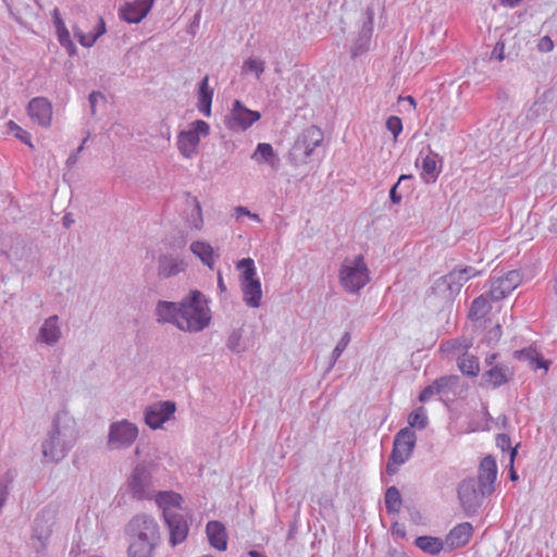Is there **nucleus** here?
<instances>
[{
    "label": "nucleus",
    "mask_w": 557,
    "mask_h": 557,
    "mask_svg": "<svg viewBox=\"0 0 557 557\" xmlns=\"http://www.w3.org/2000/svg\"><path fill=\"white\" fill-rule=\"evenodd\" d=\"M127 541V557H153L161 543L157 520L147 513L134 516L124 527Z\"/></svg>",
    "instance_id": "f257e3e1"
},
{
    "label": "nucleus",
    "mask_w": 557,
    "mask_h": 557,
    "mask_svg": "<svg viewBox=\"0 0 557 557\" xmlns=\"http://www.w3.org/2000/svg\"><path fill=\"white\" fill-rule=\"evenodd\" d=\"M77 431L73 419L66 414H57L51 429L41 443V451L46 462L58 463L74 447Z\"/></svg>",
    "instance_id": "f03ea898"
},
{
    "label": "nucleus",
    "mask_w": 557,
    "mask_h": 557,
    "mask_svg": "<svg viewBox=\"0 0 557 557\" xmlns=\"http://www.w3.org/2000/svg\"><path fill=\"white\" fill-rule=\"evenodd\" d=\"M211 321V313L208 300L197 289L190 290L182 299L181 320L178 330L189 333H197L205 330Z\"/></svg>",
    "instance_id": "7ed1b4c3"
},
{
    "label": "nucleus",
    "mask_w": 557,
    "mask_h": 557,
    "mask_svg": "<svg viewBox=\"0 0 557 557\" xmlns=\"http://www.w3.org/2000/svg\"><path fill=\"white\" fill-rule=\"evenodd\" d=\"M240 274V287L244 301L248 307L258 308L261 304L262 289L260 280L257 277V270L251 258H243L236 264Z\"/></svg>",
    "instance_id": "20e7f679"
},
{
    "label": "nucleus",
    "mask_w": 557,
    "mask_h": 557,
    "mask_svg": "<svg viewBox=\"0 0 557 557\" xmlns=\"http://www.w3.org/2000/svg\"><path fill=\"white\" fill-rule=\"evenodd\" d=\"M138 434L137 425L126 419L112 422L109 426L107 448L109 450L127 449L135 443Z\"/></svg>",
    "instance_id": "39448f33"
},
{
    "label": "nucleus",
    "mask_w": 557,
    "mask_h": 557,
    "mask_svg": "<svg viewBox=\"0 0 557 557\" xmlns=\"http://www.w3.org/2000/svg\"><path fill=\"white\" fill-rule=\"evenodd\" d=\"M339 280L349 293H358L368 284L369 270L361 255L357 256L351 264H342Z\"/></svg>",
    "instance_id": "423d86ee"
},
{
    "label": "nucleus",
    "mask_w": 557,
    "mask_h": 557,
    "mask_svg": "<svg viewBox=\"0 0 557 557\" xmlns=\"http://www.w3.org/2000/svg\"><path fill=\"white\" fill-rule=\"evenodd\" d=\"M324 139L323 132L315 125H311L304 129L297 137L290 149V157L295 160L306 162L312 154L314 148L319 147Z\"/></svg>",
    "instance_id": "0eeeda50"
},
{
    "label": "nucleus",
    "mask_w": 557,
    "mask_h": 557,
    "mask_svg": "<svg viewBox=\"0 0 557 557\" xmlns=\"http://www.w3.org/2000/svg\"><path fill=\"white\" fill-rule=\"evenodd\" d=\"M210 134V125L203 120H196L190 123L189 128L180 132L177 136V146L180 152L185 158H191L196 153L200 137H207Z\"/></svg>",
    "instance_id": "6e6552de"
},
{
    "label": "nucleus",
    "mask_w": 557,
    "mask_h": 557,
    "mask_svg": "<svg viewBox=\"0 0 557 557\" xmlns=\"http://www.w3.org/2000/svg\"><path fill=\"white\" fill-rule=\"evenodd\" d=\"M260 119L259 111L248 109L240 100H234L230 113L224 117V124L233 132H245Z\"/></svg>",
    "instance_id": "1a4fd4ad"
},
{
    "label": "nucleus",
    "mask_w": 557,
    "mask_h": 557,
    "mask_svg": "<svg viewBox=\"0 0 557 557\" xmlns=\"http://www.w3.org/2000/svg\"><path fill=\"white\" fill-rule=\"evenodd\" d=\"M128 486L133 498L152 499L156 493L150 471L145 465H137L129 476Z\"/></svg>",
    "instance_id": "9d476101"
},
{
    "label": "nucleus",
    "mask_w": 557,
    "mask_h": 557,
    "mask_svg": "<svg viewBox=\"0 0 557 557\" xmlns=\"http://www.w3.org/2000/svg\"><path fill=\"white\" fill-rule=\"evenodd\" d=\"M488 495L478 485L475 478L465 479L458 486V497L467 515L474 513Z\"/></svg>",
    "instance_id": "9b49d317"
},
{
    "label": "nucleus",
    "mask_w": 557,
    "mask_h": 557,
    "mask_svg": "<svg viewBox=\"0 0 557 557\" xmlns=\"http://www.w3.org/2000/svg\"><path fill=\"white\" fill-rule=\"evenodd\" d=\"M54 522V512L49 508L42 509L35 518L33 540L37 542L34 543V548L37 553L46 550Z\"/></svg>",
    "instance_id": "f8f14e48"
},
{
    "label": "nucleus",
    "mask_w": 557,
    "mask_h": 557,
    "mask_svg": "<svg viewBox=\"0 0 557 557\" xmlns=\"http://www.w3.org/2000/svg\"><path fill=\"white\" fill-rule=\"evenodd\" d=\"M417 436L409 428H404L394 437L393 450L389 460L396 465H404L412 455Z\"/></svg>",
    "instance_id": "ddd939ff"
},
{
    "label": "nucleus",
    "mask_w": 557,
    "mask_h": 557,
    "mask_svg": "<svg viewBox=\"0 0 557 557\" xmlns=\"http://www.w3.org/2000/svg\"><path fill=\"white\" fill-rule=\"evenodd\" d=\"M522 275L518 270H511L499 277H491L488 297L492 301L506 298L521 283Z\"/></svg>",
    "instance_id": "4468645a"
},
{
    "label": "nucleus",
    "mask_w": 557,
    "mask_h": 557,
    "mask_svg": "<svg viewBox=\"0 0 557 557\" xmlns=\"http://www.w3.org/2000/svg\"><path fill=\"white\" fill-rule=\"evenodd\" d=\"M475 329V336H471L470 338L463 337L458 346H451V348H472L473 346L480 347L482 345L493 346L499 343L503 335L502 325L499 323L494 324L490 329H487L486 325Z\"/></svg>",
    "instance_id": "2eb2a0df"
},
{
    "label": "nucleus",
    "mask_w": 557,
    "mask_h": 557,
    "mask_svg": "<svg viewBox=\"0 0 557 557\" xmlns=\"http://www.w3.org/2000/svg\"><path fill=\"white\" fill-rule=\"evenodd\" d=\"M465 283L467 282L461 271L456 267L449 273L436 280L432 288L443 297L451 299L459 294Z\"/></svg>",
    "instance_id": "dca6fc26"
},
{
    "label": "nucleus",
    "mask_w": 557,
    "mask_h": 557,
    "mask_svg": "<svg viewBox=\"0 0 557 557\" xmlns=\"http://www.w3.org/2000/svg\"><path fill=\"white\" fill-rule=\"evenodd\" d=\"M175 410L176 405L174 401L165 400L156 403L146 408L145 422L153 430L159 429L164 422L170 420Z\"/></svg>",
    "instance_id": "f3484780"
},
{
    "label": "nucleus",
    "mask_w": 557,
    "mask_h": 557,
    "mask_svg": "<svg viewBox=\"0 0 557 557\" xmlns=\"http://www.w3.org/2000/svg\"><path fill=\"white\" fill-rule=\"evenodd\" d=\"M366 14L367 20L363 22L362 27L359 30L358 36L350 48L351 59H357L363 55L370 49V42L373 33L374 12L371 8H367Z\"/></svg>",
    "instance_id": "a211bd4d"
},
{
    "label": "nucleus",
    "mask_w": 557,
    "mask_h": 557,
    "mask_svg": "<svg viewBox=\"0 0 557 557\" xmlns=\"http://www.w3.org/2000/svg\"><path fill=\"white\" fill-rule=\"evenodd\" d=\"M154 0H135L133 2H126L119 10L120 18L126 23H139L150 12Z\"/></svg>",
    "instance_id": "6ab92c4d"
},
{
    "label": "nucleus",
    "mask_w": 557,
    "mask_h": 557,
    "mask_svg": "<svg viewBox=\"0 0 557 557\" xmlns=\"http://www.w3.org/2000/svg\"><path fill=\"white\" fill-rule=\"evenodd\" d=\"M27 113L34 122L40 126L48 127L52 119V104L45 97L33 98L28 102Z\"/></svg>",
    "instance_id": "aec40b11"
},
{
    "label": "nucleus",
    "mask_w": 557,
    "mask_h": 557,
    "mask_svg": "<svg viewBox=\"0 0 557 557\" xmlns=\"http://www.w3.org/2000/svg\"><path fill=\"white\" fill-rule=\"evenodd\" d=\"M164 520L170 533V545L175 547L176 545L183 543L189 532V524L185 516L182 513L168 515Z\"/></svg>",
    "instance_id": "412c9836"
},
{
    "label": "nucleus",
    "mask_w": 557,
    "mask_h": 557,
    "mask_svg": "<svg viewBox=\"0 0 557 557\" xmlns=\"http://www.w3.org/2000/svg\"><path fill=\"white\" fill-rule=\"evenodd\" d=\"M181 301L158 300L154 308L156 321L158 323H170L178 329L181 320Z\"/></svg>",
    "instance_id": "4be33fe9"
},
{
    "label": "nucleus",
    "mask_w": 557,
    "mask_h": 557,
    "mask_svg": "<svg viewBox=\"0 0 557 557\" xmlns=\"http://www.w3.org/2000/svg\"><path fill=\"white\" fill-rule=\"evenodd\" d=\"M497 479V465L493 457L486 456L480 463L478 485L484 493L492 494L494 492V483Z\"/></svg>",
    "instance_id": "5701e85b"
},
{
    "label": "nucleus",
    "mask_w": 557,
    "mask_h": 557,
    "mask_svg": "<svg viewBox=\"0 0 557 557\" xmlns=\"http://www.w3.org/2000/svg\"><path fill=\"white\" fill-rule=\"evenodd\" d=\"M184 259L178 256L160 255L158 258V276L169 278L184 272L186 269Z\"/></svg>",
    "instance_id": "b1692460"
},
{
    "label": "nucleus",
    "mask_w": 557,
    "mask_h": 557,
    "mask_svg": "<svg viewBox=\"0 0 557 557\" xmlns=\"http://www.w3.org/2000/svg\"><path fill=\"white\" fill-rule=\"evenodd\" d=\"M473 533L470 522H462L454 527L446 536V544L450 549L466 546Z\"/></svg>",
    "instance_id": "393cba45"
},
{
    "label": "nucleus",
    "mask_w": 557,
    "mask_h": 557,
    "mask_svg": "<svg viewBox=\"0 0 557 557\" xmlns=\"http://www.w3.org/2000/svg\"><path fill=\"white\" fill-rule=\"evenodd\" d=\"M490 297L487 295H480L471 302L468 317L473 322V327H481V320L491 311L492 306L490 304Z\"/></svg>",
    "instance_id": "a878e982"
},
{
    "label": "nucleus",
    "mask_w": 557,
    "mask_h": 557,
    "mask_svg": "<svg viewBox=\"0 0 557 557\" xmlns=\"http://www.w3.org/2000/svg\"><path fill=\"white\" fill-rule=\"evenodd\" d=\"M157 505L162 509L163 517L166 518L168 515H175L173 508H181L183 503V497L173 491H165L154 493L153 496Z\"/></svg>",
    "instance_id": "bb28decb"
},
{
    "label": "nucleus",
    "mask_w": 557,
    "mask_h": 557,
    "mask_svg": "<svg viewBox=\"0 0 557 557\" xmlns=\"http://www.w3.org/2000/svg\"><path fill=\"white\" fill-rule=\"evenodd\" d=\"M213 99V88L209 86V76L206 75L198 84L197 89V109L205 115H211V106Z\"/></svg>",
    "instance_id": "cd10ccee"
},
{
    "label": "nucleus",
    "mask_w": 557,
    "mask_h": 557,
    "mask_svg": "<svg viewBox=\"0 0 557 557\" xmlns=\"http://www.w3.org/2000/svg\"><path fill=\"white\" fill-rule=\"evenodd\" d=\"M512 375L513 372L509 367L504 364H496L483 374V380L486 384L497 388L509 382Z\"/></svg>",
    "instance_id": "c85d7f7f"
},
{
    "label": "nucleus",
    "mask_w": 557,
    "mask_h": 557,
    "mask_svg": "<svg viewBox=\"0 0 557 557\" xmlns=\"http://www.w3.org/2000/svg\"><path fill=\"white\" fill-rule=\"evenodd\" d=\"M209 543L218 550H225L227 547V535L224 525L219 521H209L206 527Z\"/></svg>",
    "instance_id": "c756f323"
},
{
    "label": "nucleus",
    "mask_w": 557,
    "mask_h": 557,
    "mask_svg": "<svg viewBox=\"0 0 557 557\" xmlns=\"http://www.w3.org/2000/svg\"><path fill=\"white\" fill-rule=\"evenodd\" d=\"M61 336V330L59 326V317H49L39 330V338L47 345L55 344Z\"/></svg>",
    "instance_id": "7c9ffc66"
},
{
    "label": "nucleus",
    "mask_w": 557,
    "mask_h": 557,
    "mask_svg": "<svg viewBox=\"0 0 557 557\" xmlns=\"http://www.w3.org/2000/svg\"><path fill=\"white\" fill-rule=\"evenodd\" d=\"M457 366L463 375L470 377H475L480 372L479 358L473 354L469 352V350H465L457 358Z\"/></svg>",
    "instance_id": "2f4dec72"
},
{
    "label": "nucleus",
    "mask_w": 557,
    "mask_h": 557,
    "mask_svg": "<svg viewBox=\"0 0 557 557\" xmlns=\"http://www.w3.org/2000/svg\"><path fill=\"white\" fill-rule=\"evenodd\" d=\"M190 251L200 259V261L212 269L214 263V251L212 246L203 240H195L190 244Z\"/></svg>",
    "instance_id": "473e14b6"
},
{
    "label": "nucleus",
    "mask_w": 557,
    "mask_h": 557,
    "mask_svg": "<svg viewBox=\"0 0 557 557\" xmlns=\"http://www.w3.org/2000/svg\"><path fill=\"white\" fill-rule=\"evenodd\" d=\"M251 159L258 163L264 162L272 166L274 165L275 161H278L272 145L268 143L258 144L255 152L251 156Z\"/></svg>",
    "instance_id": "72a5a7b5"
},
{
    "label": "nucleus",
    "mask_w": 557,
    "mask_h": 557,
    "mask_svg": "<svg viewBox=\"0 0 557 557\" xmlns=\"http://www.w3.org/2000/svg\"><path fill=\"white\" fill-rule=\"evenodd\" d=\"M414 544L422 552L430 555H438L443 549V542L438 537L422 535L414 540Z\"/></svg>",
    "instance_id": "f704fd0d"
},
{
    "label": "nucleus",
    "mask_w": 557,
    "mask_h": 557,
    "mask_svg": "<svg viewBox=\"0 0 557 557\" xmlns=\"http://www.w3.org/2000/svg\"><path fill=\"white\" fill-rule=\"evenodd\" d=\"M459 382L460 377L456 374L444 375L434 381V388L437 389V395L455 394Z\"/></svg>",
    "instance_id": "c9c22d12"
},
{
    "label": "nucleus",
    "mask_w": 557,
    "mask_h": 557,
    "mask_svg": "<svg viewBox=\"0 0 557 557\" xmlns=\"http://www.w3.org/2000/svg\"><path fill=\"white\" fill-rule=\"evenodd\" d=\"M524 352L525 350H516V358L521 359ZM525 356L529 359V364L532 370L544 369L545 372L548 370L550 361L540 356L537 350H527Z\"/></svg>",
    "instance_id": "e433bc0d"
},
{
    "label": "nucleus",
    "mask_w": 557,
    "mask_h": 557,
    "mask_svg": "<svg viewBox=\"0 0 557 557\" xmlns=\"http://www.w3.org/2000/svg\"><path fill=\"white\" fill-rule=\"evenodd\" d=\"M385 506L389 513H397L401 507V496L396 486H389L385 493Z\"/></svg>",
    "instance_id": "4c0bfd02"
},
{
    "label": "nucleus",
    "mask_w": 557,
    "mask_h": 557,
    "mask_svg": "<svg viewBox=\"0 0 557 557\" xmlns=\"http://www.w3.org/2000/svg\"><path fill=\"white\" fill-rule=\"evenodd\" d=\"M408 423L412 428H418L420 430H423L426 428L429 420L424 412L423 407H420L412 411L408 417Z\"/></svg>",
    "instance_id": "58836bf2"
},
{
    "label": "nucleus",
    "mask_w": 557,
    "mask_h": 557,
    "mask_svg": "<svg viewBox=\"0 0 557 557\" xmlns=\"http://www.w3.org/2000/svg\"><path fill=\"white\" fill-rule=\"evenodd\" d=\"M242 69L244 73H255L256 77L259 79L265 70V64L261 60L249 58L244 62Z\"/></svg>",
    "instance_id": "ea45409f"
},
{
    "label": "nucleus",
    "mask_w": 557,
    "mask_h": 557,
    "mask_svg": "<svg viewBox=\"0 0 557 557\" xmlns=\"http://www.w3.org/2000/svg\"><path fill=\"white\" fill-rule=\"evenodd\" d=\"M512 38H509L508 35L503 34L499 38V40L496 42L493 51H492V59H497L498 61H503L505 58L510 57L512 53L509 51L507 54L505 53L506 44L508 40H511Z\"/></svg>",
    "instance_id": "a19ab883"
},
{
    "label": "nucleus",
    "mask_w": 557,
    "mask_h": 557,
    "mask_svg": "<svg viewBox=\"0 0 557 557\" xmlns=\"http://www.w3.org/2000/svg\"><path fill=\"white\" fill-rule=\"evenodd\" d=\"M60 45L66 49L70 57H74L77 53L76 46L71 39L70 32L67 28L57 32Z\"/></svg>",
    "instance_id": "79ce46f5"
},
{
    "label": "nucleus",
    "mask_w": 557,
    "mask_h": 557,
    "mask_svg": "<svg viewBox=\"0 0 557 557\" xmlns=\"http://www.w3.org/2000/svg\"><path fill=\"white\" fill-rule=\"evenodd\" d=\"M190 227L200 230L203 226L201 206L197 199H195V206L187 219Z\"/></svg>",
    "instance_id": "37998d69"
},
{
    "label": "nucleus",
    "mask_w": 557,
    "mask_h": 557,
    "mask_svg": "<svg viewBox=\"0 0 557 557\" xmlns=\"http://www.w3.org/2000/svg\"><path fill=\"white\" fill-rule=\"evenodd\" d=\"M8 127L22 143L26 144L30 148H34L32 144V135L27 131L18 126L14 121H9Z\"/></svg>",
    "instance_id": "c03bdc74"
},
{
    "label": "nucleus",
    "mask_w": 557,
    "mask_h": 557,
    "mask_svg": "<svg viewBox=\"0 0 557 557\" xmlns=\"http://www.w3.org/2000/svg\"><path fill=\"white\" fill-rule=\"evenodd\" d=\"M422 175H428L432 181H435V178L438 175V172L436 171V161L435 158L428 154L422 160Z\"/></svg>",
    "instance_id": "a18cd8bd"
},
{
    "label": "nucleus",
    "mask_w": 557,
    "mask_h": 557,
    "mask_svg": "<svg viewBox=\"0 0 557 557\" xmlns=\"http://www.w3.org/2000/svg\"><path fill=\"white\" fill-rule=\"evenodd\" d=\"M410 180H412V175L401 174L399 176L397 183L392 186V188L389 190V199L393 203H395V205L400 203L403 196L397 191V188L399 187V185L401 183H404L405 181H410Z\"/></svg>",
    "instance_id": "49530a36"
},
{
    "label": "nucleus",
    "mask_w": 557,
    "mask_h": 557,
    "mask_svg": "<svg viewBox=\"0 0 557 557\" xmlns=\"http://www.w3.org/2000/svg\"><path fill=\"white\" fill-rule=\"evenodd\" d=\"M385 125H386V128L393 134L395 139L403 132V121L399 116H396V115L388 116Z\"/></svg>",
    "instance_id": "de8ad7c7"
},
{
    "label": "nucleus",
    "mask_w": 557,
    "mask_h": 557,
    "mask_svg": "<svg viewBox=\"0 0 557 557\" xmlns=\"http://www.w3.org/2000/svg\"><path fill=\"white\" fill-rule=\"evenodd\" d=\"M74 35L78 39L79 44L86 48L92 47L97 41L96 37L91 32L86 34L79 28H74Z\"/></svg>",
    "instance_id": "09e8293b"
},
{
    "label": "nucleus",
    "mask_w": 557,
    "mask_h": 557,
    "mask_svg": "<svg viewBox=\"0 0 557 557\" xmlns=\"http://www.w3.org/2000/svg\"><path fill=\"white\" fill-rule=\"evenodd\" d=\"M510 335V341L509 343L507 342H504V344L508 345L509 348H513V347H520V348H535L533 346V344H530L528 341H525L524 336L523 335H520V334H511V332L509 333Z\"/></svg>",
    "instance_id": "8fccbe9b"
},
{
    "label": "nucleus",
    "mask_w": 557,
    "mask_h": 557,
    "mask_svg": "<svg viewBox=\"0 0 557 557\" xmlns=\"http://www.w3.org/2000/svg\"><path fill=\"white\" fill-rule=\"evenodd\" d=\"M242 336H243L242 329L233 330L227 337V343H226L227 348H237L240 345Z\"/></svg>",
    "instance_id": "3c124183"
},
{
    "label": "nucleus",
    "mask_w": 557,
    "mask_h": 557,
    "mask_svg": "<svg viewBox=\"0 0 557 557\" xmlns=\"http://www.w3.org/2000/svg\"><path fill=\"white\" fill-rule=\"evenodd\" d=\"M434 395H437V389L434 388V382L428 386H425L420 395H419V400L421 403H426L428 400H430V398Z\"/></svg>",
    "instance_id": "603ef678"
},
{
    "label": "nucleus",
    "mask_w": 557,
    "mask_h": 557,
    "mask_svg": "<svg viewBox=\"0 0 557 557\" xmlns=\"http://www.w3.org/2000/svg\"><path fill=\"white\" fill-rule=\"evenodd\" d=\"M107 32L106 22L102 16H97V24L94 27V30L91 32L96 39L101 37Z\"/></svg>",
    "instance_id": "864d4df0"
},
{
    "label": "nucleus",
    "mask_w": 557,
    "mask_h": 557,
    "mask_svg": "<svg viewBox=\"0 0 557 557\" xmlns=\"http://www.w3.org/2000/svg\"><path fill=\"white\" fill-rule=\"evenodd\" d=\"M99 99H104V96L100 91H91L88 97V101L90 104L91 115L96 114V106Z\"/></svg>",
    "instance_id": "5fc2aeb1"
},
{
    "label": "nucleus",
    "mask_w": 557,
    "mask_h": 557,
    "mask_svg": "<svg viewBox=\"0 0 557 557\" xmlns=\"http://www.w3.org/2000/svg\"><path fill=\"white\" fill-rule=\"evenodd\" d=\"M537 48L541 52H549L554 48V42L548 36H544L540 39Z\"/></svg>",
    "instance_id": "6e6d98bb"
},
{
    "label": "nucleus",
    "mask_w": 557,
    "mask_h": 557,
    "mask_svg": "<svg viewBox=\"0 0 557 557\" xmlns=\"http://www.w3.org/2000/svg\"><path fill=\"white\" fill-rule=\"evenodd\" d=\"M459 270L461 271V274L463 275L466 282H468L470 278L476 276L480 273L471 265H465L462 268H459Z\"/></svg>",
    "instance_id": "4d7b16f0"
},
{
    "label": "nucleus",
    "mask_w": 557,
    "mask_h": 557,
    "mask_svg": "<svg viewBox=\"0 0 557 557\" xmlns=\"http://www.w3.org/2000/svg\"><path fill=\"white\" fill-rule=\"evenodd\" d=\"M52 18H53V23L55 25L57 32L66 28L63 20L61 18L58 8H54V10L52 11Z\"/></svg>",
    "instance_id": "13d9d810"
},
{
    "label": "nucleus",
    "mask_w": 557,
    "mask_h": 557,
    "mask_svg": "<svg viewBox=\"0 0 557 557\" xmlns=\"http://www.w3.org/2000/svg\"><path fill=\"white\" fill-rule=\"evenodd\" d=\"M497 445L503 450H505L506 448H510V446H511L510 437L508 435H506V434L498 435V437H497Z\"/></svg>",
    "instance_id": "bf43d9fd"
},
{
    "label": "nucleus",
    "mask_w": 557,
    "mask_h": 557,
    "mask_svg": "<svg viewBox=\"0 0 557 557\" xmlns=\"http://www.w3.org/2000/svg\"><path fill=\"white\" fill-rule=\"evenodd\" d=\"M350 343V333L345 332L337 345L334 348H346Z\"/></svg>",
    "instance_id": "052dcab7"
},
{
    "label": "nucleus",
    "mask_w": 557,
    "mask_h": 557,
    "mask_svg": "<svg viewBox=\"0 0 557 557\" xmlns=\"http://www.w3.org/2000/svg\"><path fill=\"white\" fill-rule=\"evenodd\" d=\"M74 222L72 213H66L62 219V224L65 228H70Z\"/></svg>",
    "instance_id": "680f3d73"
},
{
    "label": "nucleus",
    "mask_w": 557,
    "mask_h": 557,
    "mask_svg": "<svg viewBox=\"0 0 557 557\" xmlns=\"http://www.w3.org/2000/svg\"><path fill=\"white\" fill-rule=\"evenodd\" d=\"M235 212H236V218H240L243 215H246V216H249L250 215V211L246 208V207H243V206H238L235 208Z\"/></svg>",
    "instance_id": "e2e57ef3"
},
{
    "label": "nucleus",
    "mask_w": 557,
    "mask_h": 557,
    "mask_svg": "<svg viewBox=\"0 0 557 557\" xmlns=\"http://www.w3.org/2000/svg\"><path fill=\"white\" fill-rule=\"evenodd\" d=\"M342 351L343 350H333V352L331 355V361H330L329 369H331L334 366L336 360L339 358Z\"/></svg>",
    "instance_id": "0e129e2a"
},
{
    "label": "nucleus",
    "mask_w": 557,
    "mask_h": 557,
    "mask_svg": "<svg viewBox=\"0 0 557 557\" xmlns=\"http://www.w3.org/2000/svg\"><path fill=\"white\" fill-rule=\"evenodd\" d=\"M218 288L220 289L221 293L226 292V286L220 272L218 273Z\"/></svg>",
    "instance_id": "69168bd1"
},
{
    "label": "nucleus",
    "mask_w": 557,
    "mask_h": 557,
    "mask_svg": "<svg viewBox=\"0 0 557 557\" xmlns=\"http://www.w3.org/2000/svg\"><path fill=\"white\" fill-rule=\"evenodd\" d=\"M522 0H499L503 5L510 8L517 7Z\"/></svg>",
    "instance_id": "338daca9"
},
{
    "label": "nucleus",
    "mask_w": 557,
    "mask_h": 557,
    "mask_svg": "<svg viewBox=\"0 0 557 557\" xmlns=\"http://www.w3.org/2000/svg\"><path fill=\"white\" fill-rule=\"evenodd\" d=\"M76 162H77V154L73 152L69 156V158L66 160V165L73 166Z\"/></svg>",
    "instance_id": "774afa93"
}]
</instances>
